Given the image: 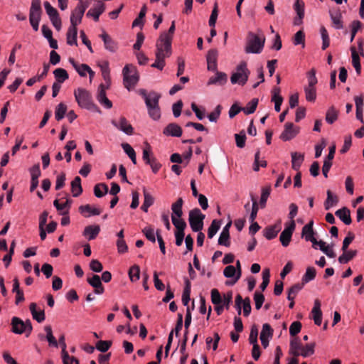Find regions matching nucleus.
<instances>
[{"label":"nucleus","mask_w":364,"mask_h":364,"mask_svg":"<svg viewBox=\"0 0 364 364\" xmlns=\"http://www.w3.org/2000/svg\"><path fill=\"white\" fill-rule=\"evenodd\" d=\"M175 31V21H173L168 32L161 33L156 42V60L151 65L153 68H163L165 59L171 55V41Z\"/></svg>","instance_id":"obj_1"},{"label":"nucleus","mask_w":364,"mask_h":364,"mask_svg":"<svg viewBox=\"0 0 364 364\" xmlns=\"http://www.w3.org/2000/svg\"><path fill=\"white\" fill-rule=\"evenodd\" d=\"M265 37L262 33L255 34L249 32L247 38L245 51L246 53H260L264 48Z\"/></svg>","instance_id":"obj_2"},{"label":"nucleus","mask_w":364,"mask_h":364,"mask_svg":"<svg viewBox=\"0 0 364 364\" xmlns=\"http://www.w3.org/2000/svg\"><path fill=\"white\" fill-rule=\"evenodd\" d=\"M74 95L80 107L90 110L97 109V107L93 103L91 94L87 90L78 88L75 90Z\"/></svg>","instance_id":"obj_3"},{"label":"nucleus","mask_w":364,"mask_h":364,"mask_svg":"<svg viewBox=\"0 0 364 364\" xmlns=\"http://www.w3.org/2000/svg\"><path fill=\"white\" fill-rule=\"evenodd\" d=\"M11 331L16 334H22L26 333V336L28 337L32 330V324L31 321L29 319H27L26 321H23L18 317L14 316L11 321Z\"/></svg>","instance_id":"obj_4"},{"label":"nucleus","mask_w":364,"mask_h":364,"mask_svg":"<svg viewBox=\"0 0 364 364\" xmlns=\"http://www.w3.org/2000/svg\"><path fill=\"white\" fill-rule=\"evenodd\" d=\"M205 217V215L198 208L190 210L188 222L193 232H199L203 229Z\"/></svg>","instance_id":"obj_5"},{"label":"nucleus","mask_w":364,"mask_h":364,"mask_svg":"<svg viewBox=\"0 0 364 364\" xmlns=\"http://www.w3.org/2000/svg\"><path fill=\"white\" fill-rule=\"evenodd\" d=\"M139 80V74L137 70H123V83L128 90L134 89Z\"/></svg>","instance_id":"obj_6"},{"label":"nucleus","mask_w":364,"mask_h":364,"mask_svg":"<svg viewBox=\"0 0 364 364\" xmlns=\"http://www.w3.org/2000/svg\"><path fill=\"white\" fill-rule=\"evenodd\" d=\"M44 8L54 28L58 31H60L62 28V21L57 9L52 6L48 1H46L44 3Z\"/></svg>","instance_id":"obj_7"},{"label":"nucleus","mask_w":364,"mask_h":364,"mask_svg":"<svg viewBox=\"0 0 364 364\" xmlns=\"http://www.w3.org/2000/svg\"><path fill=\"white\" fill-rule=\"evenodd\" d=\"M139 93L144 99L147 108L159 106V101L161 97L160 94L154 91L147 93L144 89H140Z\"/></svg>","instance_id":"obj_8"},{"label":"nucleus","mask_w":364,"mask_h":364,"mask_svg":"<svg viewBox=\"0 0 364 364\" xmlns=\"http://www.w3.org/2000/svg\"><path fill=\"white\" fill-rule=\"evenodd\" d=\"M295 228L296 224L294 220L285 224V228L279 236V240L284 247H287L289 245Z\"/></svg>","instance_id":"obj_9"},{"label":"nucleus","mask_w":364,"mask_h":364,"mask_svg":"<svg viewBox=\"0 0 364 364\" xmlns=\"http://www.w3.org/2000/svg\"><path fill=\"white\" fill-rule=\"evenodd\" d=\"M314 221L311 220L309 223L305 225L302 228L301 236L304 237L306 241L312 242V247L317 249V243L318 241L314 237L315 232L313 229Z\"/></svg>","instance_id":"obj_10"},{"label":"nucleus","mask_w":364,"mask_h":364,"mask_svg":"<svg viewBox=\"0 0 364 364\" xmlns=\"http://www.w3.org/2000/svg\"><path fill=\"white\" fill-rule=\"evenodd\" d=\"M105 4L101 0L95 2L93 6L86 14L87 17L92 18L95 21H98L100 16L105 11Z\"/></svg>","instance_id":"obj_11"},{"label":"nucleus","mask_w":364,"mask_h":364,"mask_svg":"<svg viewBox=\"0 0 364 364\" xmlns=\"http://www.w3.org/2000/svg\"><path fill=\"white\" fill-rule=\"evenodd\" d=\"M299 133V127H294L291 122H287L284 125V129L280 135V139L283 141H289L296 136Z\"/></svg>","instance_id":"obj_12"},{"label":"nucleus","mask_w":364,"mask_h":364,"mask_svg":"<svg viewBox=\"0 0 364 364\" xmlns=\"http://www.w3.org/2000/svg\"><path fill=\"white\" fill-rule=\"evenodd\" d=\"M112 124L117 129L122 131L128 135H132L134 133V129L132 126L128 122L124 117H121L118 122L115 119H112Z\"/></svg>","instance_id":"obj_13"},{"label":"nucleus","mask_w":364,"mask_h":364,"mask_svg":"<svg viewBox=\"0 0 364 364\" xmlns=\"http://www.w3.org/2000/svg\"><path fill=\"white\" fill-rule=\"evenodd\" d=\"M83 9L84 7L80 5V6H76L75 9L72 10L70 17V26H77L79 24L81 23L82 17L85 14Z\"/></svg>","instance_id":"obj_14"},{"label":"nucleus","mask_w":364,"mask_h":364,"mask_svg":"<svg viewBox=\"0 0 364 364\" xmlns=\"http://www.w3.org/2000/svg\"><path fill=\"white\" fill-rule=\"evenodd\" d=\"M107 88L105 87V85L102 83L98 87L97 100L98 102L104 106L107 109H110L112 107V102L107 97L105 90Z\"/></svg>","instance_id":"obj_15"},{"label":"nucleus","mask_w":364,"mask_h":364,"mask_svg":"<svg viewBox=\"0 0 364 364\" xmlns=\"http://www.w3.org/2000/svg\"><path fill=\"white\" fill-rule=\"evenodd\" d=\"M238 71L234 73L231 77L230 81L232 84L245 85L248 79V70H237Z\"/></svg>","instance_id":"obj_16"},{"label":"nucleus","mask_w":364,"mask_h":364,"mask_svg":"<svg viewBox=\"0 0 364 364\" xmlns=\"http://www.w3.org/2000/svg\"><path fill=\"white\" fill-rule=\"evenodd\" d=\"M273 335V329L268 323H264L262 326V329L260 333V340L262 345L266 348L269 345V338H272Z\"/></svg>","instance_id":"obj_17"},{"label":"nucleus","mask_w":364,"mask_h":364,"mask_svg":"<svg viewBox=\"0 0 364 364\" xmlns=\"http://www.w3.org/2000/svg\"><path fill=\"white\" fill-rule=\"evenodd\" d=\"M30 173L31 176L30 191L33 192L38 186V178L41 174L39 164H35L31 168Z\"/></svg>","instance_id":"obj_18"},{"label":"nucleus","mask_w":364,"mask_h":364,"mask_svg":"<svg viewBox=\"0 0 364 364\" xmlns=\"http://www.w3.org/2000/svg\"><path fill=\"white\" fill-rule=\"evenodd\" d=\"M163 134L167 136L179 137L182 135V129L176 123H170L164 129Z\"/></svg>","instance_id":"obj_19"},{"label":"nucleus","mask_w":364,"mask_h":364,"mask_svg":"<svg viewBox=\"0 0 364 364\" xmlns=\"http://www.w3.org/2000/svg\"><path fill=\"white\" fill-rule=\"evenodd\" d=\"M329 15L333 26L338 30L342 29L343 28V24L341 11L339 9L329 10Z\"/></svg>","instance_id":"obj_20"},{"label":"nucleus","mask_w":364,"mask_h":364,"mask_svg":"<svg viewBox=\"0 0 364 364\" xmlns=\"http://www.w3.org/2000/svg\"><path fill=\"white\" fill-rule=\"evenodd\" d=\"M228 81V76L225 73L217 72L213 76L210 77L207 82L208 85H215L221 86Z\"/></svg>","instance_id":"obj_21"},{"label":"nucleus","mask_w":364,"mask_h":364,"mask_svg":"<svg viewBox=\"0 0 364 364\" xmlns=\"http://www.w3.org/2000/svg\"><path fill=\"white\" fill-rule=\"evenodd\" d=\"M281 228V221L279 220L274 225L268 226L263 230L264 236L267 240H272L277 237Z\"/></svg>","instance_id":"obj_22"},{"label":"nucleus","mask_w":364,"mask_h":364,"mask_svg":"<svg viewBox=\"0 0 364 364\" xmlns=\"http://www.w3.org/2000/svg\"><path fill=\"white\" fill-rule=\"evenodd\" d=\"M294 10L297 16L294 18V24L300 25L302 23V19L304 17V3L299 0H296L294 4Z\"/></svg>","instance_id":"obj_23"},{"label":"nucleus","mask_w":364,"mask_h":364,"mask_svg":"<svg viewBox=\"0 0 364 364\" xmlns=\"http://www.w3.org/2000/svg\"><path fill=\"white\" fill-rule=\"evenodd\" d=\"M73 200L67 198L66 201L63 203H60L58 199L53 201V205L55 207L58 211H60V214L62 215H67L69 214V210L71 207Z\"/></svg>","instance_id":"obj_24"},{"label":"nucleus","mask_w":364,"mask_h":364,"mask_svg":"<svg viewBox=\"0 0 364 364\" xmlns=\"http://www.w3.org/2000/svg\"><path fill=\"white\" fill-rule=\"evenodd\" d=\"M314 323L320 326L322 322V311L321 310V302L318 299L314 301V305L311 310Z\"/></svg>","instance_id":"obj_25"},{"label":"nucleus","mask_w":364,"mask_h":364,"mask_svg":"<svg viewBox=\"0 0 364 364\" xmlns=\"http://www.w3.org/2000/svg\"><path fill=\"white\" fill-rule=\"evenodd\" d=\"M87 282L95 288V293L97 294H102L105 289L102 286L100 276L94 274L92 277L87 278Z\"/></svg>","instance_id":"obj_26"},{"label":"nucleus","mask_w":364,"mask_h":364,"mask_svg":"<svg viewBox=\"0 0 364 364\" xmlns=\"http://www.w3.org/2000/svg\"><path fill=\"white\" fill-rule=\"evenodd\" d=\"M281 90L279 87H274L272 90V101L274 102V109L279 112L283 102V97L280 95Z\"/></svg>","instance_id":"obj_27"},{"label":"nucleus","mask_w":364,"mask_h":364,"mask_svg":"<svg viewBox=\"0 0 364 364\" xmlns=\"http://www.w3.org/2000/svg\"><path fill=\"white\" fill-rule=\"evenodd\" d=\"M77 26H70L66 33V42L69 46H77Z\"/></svg>","instance_id":"obj_28"},{"label":"nucleus","mask_w":364,"mask_h":364,"mask_svg":"<svg viewBox=\"0 0 364 364\" xmlns=\"http://www.w3.org/2000/svg\"><path fill=\"white\" fill-rule=\"evenodd\" d=\"M100 232V227L99 225H87L85 228L82 235L89 240H92L97 237Z\"/></svg>","instance_id":"obj_29"},{"label":"nucleus","mask_w":364,"mask_h":364,"mask_svg":"<svg viewBox=\"0 0 364 364\" xmlns=\"http://www.w3.org/2000/svg\"><path fill=\"white\" fill-rule=\"evenodd\" d=\"M29 309L32 314L33 318L35 319L38 323L43 322L45 318V312L42 309L37 310V305L36 303H31L29 306Z\"/></svg>","instance_id":"obj_30"},{"label":"nucleus","mask_w":364,"mask_h":364,"mask_svg":"<svg viewBox=\"0 0 364 364\" xmlns=\"http://www.w3.org/2000/svg\"><path fill=\"white\" fill-rule=\"evenodd\" d=\"M335 215L339 218L346 225H350L352 222L350 212L348 208L343 207L336 211Z\"/></svg>","instance_id":"obj_31"},{"label":"nucleus","mask_w":364,"mask_h":364,"mask_svg":"<svg viewBox=\"0 0 364 364\" xmlns=\"http://www.w3.org/2000/svg\"><path fill=\"white\" fill-rule=\"evenodd\" d=\"M79 211L81 214H83L85 217H90L92 215H98L101 213V210L97 208H92L90 205H80L79 207Z\"/></svg>","instance_id":"obj_32"},{"label":"nucleus","mask_w":364,"mask_h":364,"mask_svg":"<svg viewBox=\"0 0 364 364\" xmlns=\"http://www.w3.org/2000/svg\"><path fill=\"white\" fill-rule=\"evenodd\" d=\"M71 191L73 197H78L82 193L81 178L80 176H75L71 182Z\"/></svg>","instance_id":"obj_33"},{"label":"nucleus","mask_w":364,"mask_h":364,"mask_svg":"<svg viewBox=\"0 0 364 364\" xmlns=\"http://www.w3.org/2000/svg\"><path fill=\"white\" fill-rule=\"evenodd\" d=\"M304 159V155L297 153L292 152L291 153V166L292 168L295 171H299L301 164L303 163Z\"/></svg>","instance_id":"obj_34"},{"label":"nucleus","mask_w":364,"mask_h":364,"mask_svg":"<svg viewBox=\"0 0 364 364\" xmlns=\"http://www.w3.org/2000/svg\"><path fill=\"white\" fill-rule=\"evenodd\" d=\"M327 198L324 202V208L326 210H329L333 206H335L338 203V198L337 196L333 195L331 191L328 190L326 192Z\"/></svg>","instance_id":"obj_35"},{"label":"nucleus","mask_w":364,"mask_h":364,"mask_svg":"<svg viewBox=\"0 0 364 364\" xmlns=\"http://www.w3.org/2000/svg\"><path fill=\"white\" fill-rule=\"evenodd\" d=\"M301 343L298 338H295L290 341L289 353L291 355H292L294 358H296L299 355H301V352H299V350H301Z\"/></svg>","instance_id":"obj_36"},{"label":"nucleus","mask_w":364,"mask_h":364,"mask_svg":"<svg viewBox=\"0 0 364 364\" xmlns=\"http://www.w3.org/2000/svg\"><path fill=\"white\" fill-rule=\"evenodd\" d=\"M183 204V200L182 198H178V200L173 203L171 205V210L173 212L172 215L176 218H181L183 215L182 206Z\"/></svg>","instance_id":"obj_37"},{"label":"nucleus","mask_w":364,"mask_h":364,"mask_svg":"<svg viewBox=\"0 0 364 364\" xmlns=\"http://www.w3.org/2000/svg\"><path fill=\"white\" fill-rule=\"evenodd\" d=\"M100 37L102 38V39L104 42V44H105V47L107 50H108L111 52H114L116 50L117 46H116L115 43L112 40V38L105 32H103L100 35Z\"/></svg>","instance_id":"obj_38"},{"label":"nucleus","mask_w":364,"mask_h":364,"mask_svg":"<svg viewBox=\"0 0 364 364\" xmlns=\"http://www.w3.org/2000/svg\"><path fill=\"white\" fill-rule=\"evenodd\" d=\"M218 59V51L210 50L207 54V68H216Z\"/></svg>","instance_id":"obj_39"},{"label":"nucleus","mask_w":364,"mask_h":364,"mask_svg":"<svg viewBox=\"0 0 364 364\" xmlns=\"http://www.w3.org/2000/svg\"><path fill=\"white\" fill-rule=\"evenodd\" d=\"M316 275V270L313 267H309L306 269V273L304 274L301 283L304 285L305 284L309 282L310 281H312L315 279Z\"/></svg>","instance_id":"obj_40"},{"label":"nucleus","mask_w":364,"mask_h":364,"mask_svg":"<svg viewBox=\"0 0 364 364\" xmlns=\"http://www.w3.org/2000/svg\"><path fill=\"white\" fill-rule=\"evenodd\" d=\"M319 246V249L321 251H322L325 255H326L330 258H334L336 257V253L334 252L333 250L331 247L329 245H326V242L320 240L317 243V246Z\"/></svg>","instance_id":"obj_41"},{"label":"nucleus","mask_w":364,"mask_h":364,"mask_svg":"<svg viewBox=\"0 0 364 364\" xmlns=\"http://www.w3.org/2000/svg\"><path fill=\"white\" fill-rule=\"evenodd\" d=\"M108 193V186L104 183H97L94 187V194L97 198H102Z\"/></svg>","instance_id":"obj_42"},{"label":"nucleus","mask_w":364,"mask_h":364,"mask_svg":"<svg viewBox=\"0 0 364 364\" xmlns=\"http://www.w3.org/2000/svg\"><path fill=\"white\" fill-rule=\"evenodd\" d=\"M171 220H172L173 225L176 228V232L185 233L184 230H185L187 225H186V223L183 220L178 219L174 215H171Z\"/></svg>","instance_id":"obj_43"},{"label":"nucleus","mask_w":364,"mask_h":364,"mask_svg":"<svg viewBox=\"0 0 364 364\" xmlns=\"http://www.w3.org/2000/svg\"><path fill=\"white\" fill-rule=\"evenodd\" d=\"M338 114V111L333 106H331L326 112V121L328 124H333L337 120Z\"/></svg>","instance_id":"obj_44"},{"label":"nucleus","mask_w":364,"mask_h":364,"mask_svg":"<svg viewBox=\"0 0 364 364\" xmlns=\"http://www.w3.org/2000/svg\"><path fill=\"white\" fill-rule=\"evenodd\" d=\"M357 250H350L343 252V254L338 257V262L341 264H346L357 255Z\"/></svg>","instance_id":"obj_45"},{"label":"nucleus","mask_w":364,"mask_h":364,"mask_svg":"<svg viewBox=\"0 0 364 364\" xmlns=\"http://www.w3.org/2000/svg\"><path fill=\"white\" fill-rule=\"evenodd\" d=\"M304 286L302 283H297L293 285L288 291L287 299L289 301L294 300L298 292L303 289Z\"/></svg>","instance_id":"obj_46"},{"label":"nucleus","mask_w":364,"mask_h":364,"mask_svg":"<svg viewBox=\"0 0 364 364\" xmlns=\"http://www.w3.org/2000/svg\"><path fill=\"white\" fill-rule=\"evenodd\" d=\"M258 105V99L253 98L247 103L245 107L241 108L246 114H250L255 112Z\"/></svg>","instance_id":"obj_47"},{"label":"nucleus","mask_w":364,"mask_h":364,"mask_svg":"<svg viewBox=\"0 0 364 364\" xmlns=\"http://www.w3.org/2000/svg\"><path fill=\"white\" fill-rule=\"evenodd\" d=\"M190 294H191V283L186 279V287L183 289V292L182 294V303L184 306H188L190 301Z\"/></svg>","instance_id":"obj_48"},{"label":"nucleus","mask_w":364,"mask_h":364,"mask_svg":"<svg viewBox=\"0 0 364 364\" xmlns=\"http://www.w3.org/2000/svg\"><path fill=\"white\" fill-rule=\"evenodd\" d=\"M67 112V106L61 102L55 108V117L56 120L60 121L64 118Z\"/></svg>","instance_id":"obj_49"},{"label":"nucleus","mask_w":364,"mask_h":364,"mask_svg":"<svg viewBox=\"0 0 364 364\" xmlns=\"http://www.w3.org/2000/svg\"><path fill=\"white\" fill-rule=\"evenodd\" d=\"M220 228V222L218 220H213L208 230V238H213Z\"/></svg>","instance_id":"obj_50"},{"label":"nucleus","mask_w":364,"mask_h":364,"mask_svg":"<svg viewBox=\"0 0 364 364\" xmlns=\"http://www.w3.org/2000/svg\"><path fill=\"white\" fill-rule=\"evenodd\" d=\"M44 330L47 333L46 339L48 341L49 345L57 348L58 346V343L57 342L55 338L53 335L51 326H46L44 327Z\"/></svg>","instance_id":"obj_51"},{"label":"nucleus","mask_w":364,"mask_h":364,"mask_svg":"<svg viewBox=\"0 0 364 364\" xmlns=\"http://www.w3.org/2000/svg\"><path fill=\"white\" fill-rule=\"evenodd\" d=\"M129 277L132 282H136L140 278V269L136 264L133 265L129 270Z\"/></svg>","instance_id":"obj_52"},{"label":"nucleus","mask_w":364,"mask_h":364,"mask_svg":"<svg viewBox=\"0 0 364 364\" xmlns=\"http://www.w3.org/2000/svg\"><path fill=\"white\" fill-rule=\"evenodd\" d=\"M314 343H308L305 346H301V355L306 358L313 355L314 353Z\"/></svg>","instance_id":"obj_53"},{"label":"nucleus","mask_w":364,"mask_h":364,"mask_svg":"<svg viewBox=\"0 0 364 364\" xmlns=\"http://www.w3.org/2000/svg\"><path fill=\"white\" fill-rule=\"evenodd\" d=\"M59 344L60 345L62 348L61 355H62V359L63 363H65L66 364V360L70 359V355L66 351V343L65 341V336L61 335L58 340Z\"/></svg>","instance_id":"obj_54"},{"label":"nucleus","mask_w":364,"mask_h":364,"mask_svg":"<svg viewBox=\"0 0 364 364\" xmlns=\"http://www.w3.org/2000/svg\"><path fill=\"white\" fill-rule=\"evenodd\" d=\"M112 341L100 340L96 343L95 348L100 352H107L112 346Z\"/></svg>","instance_id":"obj_55"},{"label":"nucleus","mask_w":364,"mask_h":364,"mask_svg":"<svg viewBox=\"0 0 364 364\" xmlns=\"http://www.w3.org/2000/svg\"><path fill=\"white\" fill-rule=\"evenodd\" d=\"M53 73L56 79L55 82H58L59 84L63 83L68 78V74L67 73L66 70H54Z\"/></svg>","instance_id":"obj_56"},{"label":"nucleus","mask_w":364,"mask_h":364,"mask_svg":"<svg viewBox=\"0 0 364 364\" xmlns=\"http://www.w3.org/2000/svg\"><path fill=\"white\" fill-rule=\"evenodd\" d=\"M41 14H29V21L35 31H38Z\"/></svg>","instance_id":"obj_57"},{"label":"nucleus","mask_w":364,"mask_h":364,"mask_svg":"<svg viewBox=\"0 0 364 364\" xmlns=\"http://www.w3.org/2000/svg\"><path fill=\"white\" fill-rule=\"evenodd\" d=\"M270 192H271L270 186L262 188L261 198H260V200H259V204H260L261 208H263L265 207L268 197L270 195Z\"/></svg>","instance_id":"obj_58"},{"label":"nucleus","mask_w":364,"mask_h":364,"mask_svg":"<svg viewBox=\"0 0 364 364\" xmlns=\"http://www.w3.org/2000/svg\"><path fill=\"white\" fill-rule=\"evenodd\" d=\"M270 273L269 269H265L262 272V282L259 286L260 289L263 291L267 287L269 283Z\"/></svg>","instance_id":"obj_59"},{"label":"nucleus","mask_w":364,"mask_h":364,"mask_svg":"<svg viewBox=\"0 0 364 364\" xmlns=\"http://www.w3.org/2000/svg\"><path fill=\"white\" fill-rule=\"evenodd\" d=\"M304 92L306 99L309 102H314L316 97V92L315 87H305Z\"/></svg>","instance_id":"obj_60"},{"label":"nucleus","mask_w":364,"mask_h":364,"mask_svg":"<svg viewBox=\"0 0 364 364\" xmlns=\"http://www.w3.org/2000/svg\"><path fill=\"white\" fill-rule=\"evenodd\" d=\"M142 232L145 235L147 240L152 242H156L154 235V230L151 226H146L142 230Z\"/></svg>","instance_id":"obj_61"},{"label":"nucleus","mask_w":364,"mask_h":364,"mask_svg":"<svg viewBox=\"0 0 364 364\" xmlns=\"http://www.w3.org/2000/svg\"><path fill=\"white\" fill-rule=\"evenodd\" d=\"M211 301L215 305L222 304L223 298L217 289L211 290Z\"/></svg>","instance_id":"obj_62"},{"label":"nucleus","mask_w":364,"mask_h":364,"mask_svg":"<svg viewBox=\"0 0 364 364\" xmlns=\"http://www.w3.org/2000/svg\"><path fill=\"white\" fill-rule=\"evenodd\" d=\"M41 0H32L29 14H41Z\"/></svg>","instance_id":"obj_63"},{"label":"nucleus","mask_w":364,"mask_h":364,"mask_svg":"<svg viewBox=\"0 0 364 364\" xmlns=\"http://www.w3.org/2000/svg\"><path fill=\"white\" fill-rule=\"evenodd\" d=\"M301 323L299 321H294L289 327V333L291 336H296L301 329Z\"/></svg>","instance_id":"obj_64"}]
</instances>
